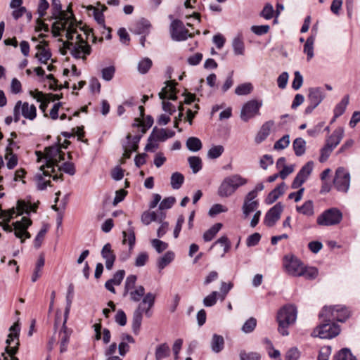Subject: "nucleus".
<instances>
[{
	"label": "nucleus",
	"instance_id": "obj_1",
	"mask_svg": "<svg viewBox=\"0 0 360 360\" xmlns=\"http://www.w3.org/2000/svg\"><path fill=\"white\" fill-rule=\"evenodd\" d=\"M332 309L324 307L319 314L320 318H323L325 323L321 324L314 330L311 335L322 339H330L338 335V326L335 322H332Z\"/></svg>",
	"mask_w": 360,
	"mask_h": 360
},
{
	"label": "nucleus",
	"instance_id": "obj_2",
	"mask_svg": "<svg viewBox=\"0 0 360 360\" xmlns=\"http://www.w3.org/2000/svg\"><path fill=\"white\" fill-rule=\"evenodd\" d=\"M297 311L293 304H286L281 307L277 313L278 330L283 336L288 335V327L297 319Z\"/></svg>",
	"mask_w": 360,
	"mask_h": 360
},
{
	"label": "nucleus",
	"instance_id": "obj_3",
	"mask_svg": "<svg viewBox=\"0 0 360 360\" xmlns=\"http://www.w3.org/2000/svg\"><path fill=\"white\" fill-rule=\"evenodd\" d=\"M76 39L75 42L63 41V49L61 50V53L65 55L67 50H69L70 54L75 58L86 60V56L90 55L91 53V47L82 37L81 34H77Z\"/></svg>",
	"mask_w": 360,
	"mask_h": 360
},
{
	"label": "nucleus",
	"instance_id": "obj_4",
	"mask_svg": "<svg viewBox=\"0 0 360 360\" xmlns=\"http://www.w3.org/2000/svg\"><path fill=\"white\" fill-rule=\"evenodd\" d=\"M248 180L239 174H233L226 177L218 188L217 193L221 198H227L232 195L236 191L243 185Z\"/></svg>",
	"mask_w": 360,
	"mask_h": 360
},
{
	"label": "nucleus",
	"instance_id": "obj_5",
	"mask_svg": "<svg viewBox=\"0 0 360 360\" xmlns=\"http://www.w3.org/2000/svg\"><path fill=\"white\" fill-rule=\"evenodd\" d=\"M60 148L58 146H53L45 148L44 154L40 151H37L36 154L38 161L41 158L46 160V163L41 166V169H51L52 172H55V165H57V157L60 155Z\"/></svg>",
	"mask_w": 360,
	"mask_h": 360
},
{
	"label": "nucleus",
	"instance_id": "obj_6",
	"mask_svg": "<svg viewBox=\"0 0 360 360\" xmlns=\"http://www.w3.org/2000/svg\"><path fill=\"white\" fill-rule=\"evenodd\" d=\"M262 105V101L251 100L248 101L242 108L240 118L244 122H248L250 119L259 114V108Z\"/></svg>",
	"mask_w": 360,
	"mask_h": 360
},
{
	"label": "nucleus",
	"instance_id": "obj_7",
	"mask_svg": "<svg viewBox=\"0 0 360 360\" xmlns=\"http://www.w3.org/2000/svg\"><path fill=\"white\" fill-rule=\"evenodd\" d=\"M170 32L172 39L175 41H184L188 37H193L192 34L184 27V23L179 20H174L172 22Z\"/></svg>",
	"mask_w": 360,
	"mask_h": 360
},
{
	"label": "nucleus",
	"instance_id": "obj_8",
	"mask_svg": "<svg viewBox=\"0 0 360 360\" xmlns=\"http://www.w3.org/2000/svg\"><path fill=\"white\" fill-rule=\"evenodd\" d=\"M53 172H51V169H43L40 168V172L36 174L34 179L37 182V187L39 190L42 191L44 190L47 186H51V181H45L44 176H52L54 181H57L58 179L63 180V174H55L53 176L51 175Z\"/></svg>",
	"mask_w": 360,
	"mask_h": 360
},
{
	"label": "nucleus",
	"instance_id": "obj_9",
	"mask_svg": "<svg viewBox=\"0 0 360 360\" xmlns=\"http://www.w3.org/2000/svg\"><path fill=\"white\" fill-rule=\"evenodd\" d=\"M32 224V221L27 218L22 217L20 221H17L13 224L14 226L15 236L21 239V243H24L23 237L30 238L31 235L27 231L28 227Z\"/></svg>",
	"mask_w": 360,
	"mask_h": 360
},
{
	"label": "nucleus",
	"instance_id": "obj_10",
	"mask_svg": "<svg viewBox=\"0 0 360 360\" xmlns=\"http://www.w3.org/2000/svg\"><path fill=\"white\" fill-rule=\"evenodd\" d=\"M284 264L288 274L293 276H301L303 274L304 264L297 257H291L290 259L286 256Z\"/></svg>",
	"mask_w": 360,
	"mask_h": 360
},
{
	"label": "nucleus",
	"instance_id": "obj_11",
	"mask_svg": "<svg viewBox=\"0 0 360 360\" xmlns=\"http://www.w3.org/2000/svg\"><path fill=\"white\" fill-rule=\"evenodd\" d=\"M320 226H333L338 224V208L333 207L324 211L316 219Z\"/></svg>",
	"mask_w": 360,
	"mask_h": 360
},
{
	"label": "nucleus",
	"instance_id": "obj_12",
	"mask_svg": "<svg viewBox=\"0 0 360 360\" xmlns=\"http://www.w3.org/2000/svg\"><path fill=\"white\" fill-rule=\"evenodd\" d=\"M283 210V205L281 202L276 203L266 214L264 223L269 227L273 226L280 219Z\"/></svg>",
	"mask_w": 360,
	"mask_h": 360
},
{
	"label": "nucleus",
	"instance_id": "obj_13",
	"mask_svg": "<svg viewBox=\"0 0 360 360\" xmlns=\"http://www.w3.org/2000/svg\"><path fill=\"white\" fill-rule=\"evenodd\" d=\"M155 295L151 292H148L144 295L136 310L142 314L144 313L147 317H150L152 316L150 309L155 304Z\"/></svg>",
	"mask_w": 360,
	"mask_h": 360
},
{
	"label": "nucleus",
	"instance_id": "obj_14",
	"mask_svg": "<svg viewBox=\"0 0 360 360\" xmlns=\"http://www.w3.org/2000/svg\"><path fill=\"white\" fill-rule=\"evenodd\" d=\"M51 13H52V15H51L50 20L58 19L60 20H65L66 19H71V18L75 20V15L73 13H71L70 15H68V13H66L65 11L62 10L60 0H52Z\"/></svg>",
	"mask_w": 360,
	"mask_h": 360
},
{
	"label": "nucleus",
	"instance_id": "obj_15",
	"mask_svg": "<svg viewBox=\"0 0 360 360\" xmlns=\"http://www.w3.org/2000/svg\"><path fill=\"white\" fill-rule=\"evenodd\" d=\"M338 145V136H331L326 142V146L321 150V155L319 157L320 162H324L327 160L330 155L333 149Z\"/></svg>",
	"mask_w": 360,
	"mask_h": 360
},
{
	"label": "nucleus",
	"instance_id": "obj_16",
	"mask_svg": "<svg viewBox=\"0 0 360 360\" xmlns=\"http://www.w3.org/2000/svg\"><path fill=\"white\" fill-rule=\"evenodd\" d=\"M8 146L6 148L5 158L7 160L6 166L9 169L14 168L18 163V158L16 155L13 153V146H16V143L12 139H8Z\"/></svg>",
	"mask_w": 360,
	"mask_h": 360
},
{
	"label": "nucleus",
	"instance_id": "obj_17",
	"mask_svg": "<svg viewBox=\"0 0 360 360\" xmlns=\"http://www.w3.org/2000/svg\"><path fill=\"white\" fill-rule=\"evenodd\" d=\"M101 256L105 260V267L110 270L114 264L116 256L111 248L110 243H106L102 248Z\"/></svg>",
	"mask_w": 360,
	"mask_h": 360
},
{
	"label": "nucleus",
	"instance_id": "obj_18",
	"mask_svg": "<svg viewBox=\"0 0 360 360\" xmlns=\"http://www.w3.org/2000/svg\"><path fill=\"white\" fill-rule=\"evenodd\" d=\"M48 46L47 41H43V44H38L36 46V49L38 50V52L35 54V58H37L41 63L46 64L47 61L51 57V53L49 49H46V46Z\"/></svg>",
	"mask_w": 360,
	"mask_h": 360
},
{
	"label": "nucleus",
	"instance_id": "obj_19",
	"mask_svg": "<svg viewBox=\"0 0 360 360\" xmlns=\"http://www.w3.org/2000/svg\"><path fill=\"white\" fill-rule=\"evenodd\" d=\"M274 124V122L272 120L267 121L262 124L255 138V141L256 143H262L268 137Z\"/></svg>",
	"mask_w": 360,
	"mask_h": 360
},
{
	"label": "nucleus",
	"instance_id": "obj_20",
	"mask_svg": "<svg viewBox=\"0 0 360 360\" xmlns=\"http://www.w3.org/2000/svg\"><path fill=\"white\" fill-rule=\"evenodd\" d=\"M324 97L325 94L322 88L315 87L309 89L308 100L309 103L319 105Z\"/></svg>",
	"mask_w": 360,
	"mask_h": 360
},
{
	"label": "nucleus",
	"instance_id": "obj_21",
	"mask_svg": "<svg viewBox=\"0 0 360 360\" xmlns=\"http://www.w3.org/2000/svg\"><path fill=\"white\" fill-rule=\"evenodd\" d=\"M165 218V214L161 212L159 215L155 212H144L141 217V222L145 225L150 224L152 221L162 222Z\"/></svg>",
	"mask_w": 360,
	"mask_h": 360
},
{
	"label": "nucleus",
	"instance_id": "obj_22",
	"mask_svg": "<svg viewBox=\"0 0 360 360\" xmlns=\"http://www.w3.org/2000/svg\"><path fill=\"white\" fill-rule=\"evenodd\" d=\"M286 185L284 182H282L277 186L274 190H272L267 195L265 199V202L267 205L274 203L281 195L285 192Z\"/></svg>",
	"mask_w": 360,
	"mask_h": 360
},
{
	"label": "nucleus",
	"instance_id": "obj_23",
	"mask_svg": "<svg viewBox=\"0 0 360 360\" xmlns=\"http://www.w3.org/2000/svg\"><path fill=\"white\" fill-rule=\"evenodd\" d=\"M350 175L343 168L339 167V191L347 192L349 188Z\"/></svg>",
	"mask_w": 360,
	"mask_h": 360
},
{
	"label": "nucleus",
	"instance_id": "obj_24",
	"mask_svg": "<svg viewBox=\"0 0 360 360\" xmlns=\"http://www.w3.org/2000/svg\"><path fill=\"white\" fill-rule=\"evenodd\" d=\"M21 115L27 120H34L37 116V108L34 105H30L27 102H21Z\"/></svg>",
	"mask_w": 360,
	"mask_h": 360
},
{
	"label": "nucleus",
	"instance_id": "obj_25",
	"mask_svg": "<svg viewBox=\"0 0 360 360\" xmlns=\"http://www.w3.org/2000/svg\"><path fill=\"white\" fill-rule=\"evenodd\" d=\"M156 128H154L148 141L152 139L155 140L165 141L169 138H172L175 135V132L172 130L161 129L155 131Z\"/></svg>",
	"mask_w": 360,
	"mask_h": 360
},
{
	"label": "nucleus",
	"instance_id": "obj_26",
	"mask_svg": "<svg viewBox=\"0 0 360 360\" xmlns=\"http://www.w3.org/2000/svg\"><path fill=\"white\" fill-rule=\"evenodd\" d=\"M166 86L162 89V91L159 93V97L162 100L166 98L169 100H176V96L175 95V88L173 83L170 81L166 82Z\"/></svg>",
	"mask_w": 360,
	"mask_h": 360
},
{
	"label": "nucleus",
	"instance_id": "obj_27",
	"mask_svg": "<svg viewBox=\"0 0 360 360\" xmlns=\"http://www.w3.org/2000/svg\"><path fill=\"white\" fill-rule=\"evenodd\" d=\"M71 332L68 330L66 326H63L60 331V352L63 353L67 351L68 345L69 343L70 336Z\"/></svg>",
	"mask_w": 360,
	"mask_h": 360
},
{
	"label": "nucleus",
	"instance_id": "obj_28",
	"mask_svg": "<svg viewBox=\"0 0 360 360\" xmlns=\"http://www.w3.org/2000/svg\"><path fill=\"white\" fill-rule=\"evenodd\" d=\"M55 20L56 21L53 23L51 27V32L54 37H58L60 36V31L66 29L68 21H70V19H66L65 20Z\"/></svg>",
	"mask_w": 360,
	"mask_h": 360
},
{
	"label": "nucleus",
	"instance_id": "obj_29",
	"mask_svg": "<svg viewBox=\"0 0 360 360\" xmlns=\"http://www.w3.org/2000/svg\"><path fill=\"white\" fill-rule=\"evenodd\" d=\"M150 27V24L148 20L141 19L134 25V31L137 34H148Z\"/></svg>",
	"mask_w": 360,
	"mask_h": 360
},
{
	"label": "nucleus",
	"instance_id": "obj_30",
	"mask_svg": "<svg viewBox=\"0 0 360 360\" xmlns=\"http://www.w3.org/2000/svg\"><path fill=\"white\" fill-rule=\"evenodd\" d=\"M210 345L214 352H220L224 347V338L221 335L214 334L211 340Z\"/></svg>",
	"mask_w": 360,
	"mask_h": 360
},
{
	"label": "nucleus",
	"instance_id": "obj_31",
	"mask_svg": "<svg viewBox=\"0 0 360 360\" xmlns=\"http://www.w3.org/2000/svg\"><path fill=\"white\" fill-rule=\"evenodd\" d=\"M292 148L297 156H302L306 151V141L302 138H297L293 141Z\"/></svg>",
	"mask_w": 360,
	"mask_h": 360
},
{
	"label": "nucleus",
	"instance_id": "obj_32",
	"mask_svg": "<svg viewBox=\"0 0 360 360\" xmlns=\"http://www.w3.org/2000/svg\"><path fill=\"white\" fill-rule=\"evenodd\" d=\"M123 240L122 243L125 244L128 243L129 249H132L135 243V233L134 227H129L127 231L122 232Z\"/></svg>",
	"mask_w": 360,
	"mask_h": 360
},
{
	"label": "nucleus",
	"instance_id": "obj_33",
	"mask_svg": "<svg viewBox=\"0 0 360 360\" xmlns=\"http://www.w3.org/2000/svg\"><path fill=\"white\" fill-rule=\"evenodd\" d=\"M170 354V349L167 343L159 345L155 350V359L162 360L169 356Z\"/></svg>",
	"mask_w": 360,
	"mask_h": 360
},
{
	"label": "nucleus",
	"instance_id": "obj_34",
	"mask_svg": "<svg viewBox=\"0 0 360 360\" xmlns=\"http://www.w3.org/2000/svg\"><path fill=\"white\" fill-rule=\"evenodd\" d=\"M222 227V224L217 223L214 224L210 229L206 231L203 234V239L205 241L208 242L212 240L216 234L220 231Z\"/></svg>",
	"mask_w": 360,
	"mask_h": 360
},
{
	"label": "nucleus",
	"instance_id": "obj_35",
	"mask_svg": "<svg viewBox=\"0 0 360 360\" xmlns=\"http://www.w3.org/2000/svg\"><path fill=\"white\" fill-rule=\"evenodd\" d=\"M174 258V254L172 251L167 252L162 257L158 259V266L162 270L167 266L170 262L173 261Z\"/></svg>",
	"mask_w": 360,
	"mask_h": 360
},
{
	"label": "nucleus",
	"instance_id": "obj_36",
	"mask_svg": "<svg viewBox=\"0 0 360 360\" xmlns=\"http://www.w3.org/2000/svg\"><path fill=\"white\" fill-rule=\"evenodd\" d=\"M77 24L76 22V19L73 20L71 18L70 21H68V24L65 30H66V38L68 39L67 41H72L74 39V34L77 33Z\"/></svg>",
	"mask_w": 360,
	"mask_h": 360
},
{
	"label": "nucleus",
	"instance_id": "obj_37",
	"mask_svg": "<svg viewBox=\"0 0 360 360\" xmlns=\"http://www.w3.org/2000/svg\"><path fill=\"white\" fill-rule=\"evenodd\" d=\"M296 210L304 215L312 216L314 214L313 201L307 200L302 206L297 207Z\"/></svg>",
	"mask_w": 360,
	"mask_h": 360
},
{
	"label": "nucleus",
	"instance_id": "obj_38",
	"mask_svg": "<svg viewBox=\"0 0 360 360\" xmlns=\"http://www.w3.org/2000/svg\"><path fill=\"white\" fill-rule=\"evenodd\" d=\"M130 300L133 302H139L141 297L145 295V288L142 285H139L136 288L129 290Z\"/></svg>",
	"mask_w": 360,
	"mask_h": 360
},
{
	"label": "nucleus",
	"instance_id": "obj_39",
	"mask_svg": "<svg viewBox=\"0 0 360 360\" xmlns=\"http://www.w3.org/2000/svg\"><path fill=\"white\" fill-rule=\"evenodd\" d=\"M184 182V176L180 172H174L171 176V186L173 189H179Z\"/></svg>",
	"mask_w": 360,
	"mask_h": 360
},
{
	"label": "nucleus",
	"instance_id": "obj_40",
	"mask_svg": "<svg viewBox=\"0 0 360 360\" xmlns=\"http://www.w3.org/2000/svg\"><path fill=\"white\" fill-rule=\"evenodd\" d=\"M258 206L259 202H244L242 207L243 218L247 219L250 213L255 212L258 208Z\"/></svg>",
	"mask_w": 360,
	"mask_h": 360
},
{
	"label": "nucleus",
	"instance_id": "obj_41",
	"mask_svg": "<svg viewBox=\"0 0 360 360\" xmlns=\"http://www.w3.org/2000/svg\"><path fill=\"white\" fill-rule=\"evenodd\" d=\"M233 52L236 56H242L245 53V45L243 39L240 37H236L232 41Z\"/></svg>",
	"mask_w": 360,
	"mask_h": 360
},
{
	"label": "nucleus",
	"instance_id": "obj_42",
	"mask_svg": "<svg viewBox=\"0 0 360 360\" xmlns=\"http://www.w3.org/2000/svg\"><path fill=\"white\" fill-rule=\"evenodd\" d=\"M37 206L36 205H32L30 203H27L22 200H18L17 203V209L19 214L23 213H29L30 211L35 212Z\"/></svg>",
	"mask_w": 360,
	"mask_h": 360
},
{
	"label": "nucleus",
	"instance_id": "obj_43",
	"mask_svg": "<svg viewBox=\"0 0 360 360\" xmlns=\"http://www.w3.org/2000/svg\"><path fill=\"white\" fill-rule=\"evenodd\" d=\"M315 37L310 36L307 39L304 46V52L307 55V60H309L314 57V43Z\"/></svg>",
	"mask_w": 360,
	"mask_h": 360
},
{
	"label": "nucleus",
	"instance_id": "obj_44",
	"mask_svg": "<svg viewBox=\"0 0 360 360\" xmlns=\"http://www.w3.org/2000/svg\"><path fill=\"white\" fill-rule=\"evenodd\" d=\"M186 146L188 150L195 152L198 151L202 148L201 141L196 137H190L186 141Z\"/></svg>",
	"mask_w": 360,
	"mask_h": 360
},
{
	"label": "nucleus",
	"instance_id": "obj_45",
	"mask_svg": "<svg viewBox=\"0 0 360 360\" xmlns=\"http://www.w3.org/2000/svg\"><path fill=\"white\" fill-rule=\"evenodd\" d=\"M7 212V215L6 217L1 218L4 220V222L0 223V225L3 227V229L7 232H12L14 230V227L13 228L11 226L8 224L10 220L13 218V215L15 214L14 209L9 210Z\"/></svg>",
	"mask_w": 360,
	"mask_h": 360
},
{
	"label": "nucleus",
	"instance_id": "obj_46",
	"mask_svg": "<svg viewBox=\"0 0 360 360\" xmlns=\"http://www.w3.org/2000/svg\"><path fill=\"white\" fill-rule=\"evenodd\" d=\"M11 333L8 335V338L6 341L7 345H11V342H13L14 339L18 340L19 333H20V326L18 323H14L10 328Z\"/></svg>",
	"mask_w": 360,
	"mask_h": 360
},
{
	"label": "nucleus",
	"instance_id": "obj_47",
	"mask_svg": "<svg viewBox=\"0 0 360 360\" xmlns=\"http://www.w3.org/2000/svg\"><path fill=\"white\" fill-rule=\"evenodd\" d=\"M142 319L143 314L139 312V311L135 310L133 314L132 320V329L135 333H137L140 328L142 322Z\"/></svg>",
	"mask_w": 360,
	"mask_h": 360
},
{
	"label": "nucleus",
	"instance_id": "obj_48",
	"mask_svg": "<svg viewBox=\"0 0 360 360\" xmlns=\"http://www.w3.org/2000/svg\"><path fill=\"white\" fill-rule=\"evenodd\" d=\"M188 161L193 173H197L202 169V160L199 157L191 156Z\"/></svg>",
	"mask_w": 360,
	"mask_h": 360
},
{
	"label": "nucleus",
	"instance_id": "obj_49",
	"mask_svg": "<svg viewBox=\"0 0 360 360\" xmlns=\"http://www.w3.org/2000/svg\"><path fill=\"white\" fill-rule=\"evenodd\" d=\"M152 60L148 58H144L138 64V71L141 74H146L152 66Z\"/></svg>",
	"mask_w": 360,
	"mask_h": 360
},
{
	"label": "nucleus",
	"instance_id": "obj_50",
	"mask_svg": "<svg viewBox=\"0 0 360 360\" xmlns=\"http://www.w3.org/2000/svg\"><path fill=\"white\" fill-rule=\"evenodd\" d=\"M257 326V320L254 317L248 319L241 328V330L245 333H252Z\"/></svg>",
	"mask_w": 360,
	"mask_h": 360
},
{
	"label": "nucleus",
	"instance_id": "obj_51",
	"mask_svg": "<svg viewBox=\"0 0 360 360\" xmlns=\"http://www.w3.org/2000/svg\"><path fill=\"white\" fill-rule=\"evenodd\" d=\"M136 279L137 278L135 275H129L127 276L124 284V296H126L127 293L129 292V290L136 288L135 284Z\"/></svg>",
	"mask_w": 360,
	"mask_h": 360
},
{
	"label": "nucleus",
	"instance_id": "obj_52",
	"mask_svg": "<svg viewBox=\"0 0 360 360\" xmlns=\"http://www.w3.org/2000/svg\"><path fill=\"white\" fill-rule=\"evenodd\" d=\"M252 89H253L252 85L250 83H244V84L238 85L236 88L235 93L237 95H240V96L248 95L252 91Z\"/></svg>",
	"mask_w": 360,
	"mask_h": 360
},
{
	"label": "nucleus",
	"instance_id": "obj_53",
	"mask_svg": "<svg viewBox=\"0 0 360 360\" xmlns=\"http://www.w3.org/2000/svg\"><path fill=\"white\" fill-rule=\"evenodd\" d=\"M141 136L136 135L131 138V134H128L127 136V139L128 140V146L127 147L134 150V151H136L139 148V143L141 140Z\"/></svg>",
	"mask_w": 360,
	"mask_h": 360
},
{
	"label": "nucleus",
	"instance_id": "obj_54",
	"mask_svg": "<svg viewBox=\"0 0 360 360\" xmlns=\"http://www.w3.org/2000/svg\"><path fill=\"white\" fill-rule=\"evenodd\" d=\"M290 144V136L288 134L284 135L282 138L278 139L274 146L276 150H283L286 148Z\"/></svg>",
	"mask_w": 360,
	"mask_h": 360
},
{
	"label": "nucleus",
	"instance_id": "obj_55",
	"mask_svg": "<svg viewBox=\"0 0 360 360\" xmlns=\"http://www.w3.org/2000/svg\"><path fill=\"white\" fill-rule=\"evenodd\" d=\"M318 276V269L312 266H304L303 267V274L301 276H304L307 279H314Z\"/></svg>",
	"mask_w": 360,
	"mask_h": 360
},
{
	"label": "nucleus",
	"instance_id": "obj_56",
	"mask_svg": "<svg viewBox=\"0 0 360 360\" xmlns=\"http://www.w3.org/2000/svg\"><path fill=\"white\" fill-rule=\"evenodd\" d=\"M224 149L222 146H214L208 150L207 156L210 159H216L221 156L224 152Z\"/></svg>",
	"mask_w": 360,
	"mask_h": 360
},
{
	"label": "nucleus",
	"instance_id": "obj_57",
	"mask_svg": "<svg viewBox=\"0 0 360 360\" xmlns=\"http://www.w3.org/2000/svg\"><path fill=\"white\" fill-rule=\"evenodd\" d=\"M151 245L155 249L158 253L162 252L168 248V244L159 239H153L150 241Z\"/></svg>",
	"mask_w": 360,
	"mask_h": 360
},
{
	"label": "nucleus",
	"instance_id": "obj_58",
	"mask_svg": "<svg viewBox=\"0 0 360 360\" xmlns=\"http://www.w3.org/2000/svg\"><path fill=\"white\" fill-rule=\"evenodd\" d=\"M339 360H357L351 350L348 348H342L339 350Z\"/></svg>",
	"mask_w": 360,
	"mask_h": 360
},
{
	"label": "nucleus",
	"instance_id": "obj_59",
	"mask_svg": "<svg viewBox=\"0 0 360 360\" xmlns=\"http://www.w3.org/2000/svg\"><path fill=\"white\" fill-rule=\"evenodd\" d=\"M300 356V352L299 349L295 347H291L290 348L285 355V360H298Z\"/></svg>",
	"mask_w": 360,
	"mask_h": 360
},
{
	"label": "nucleus",
	"instance_id": "obj_60",
	"mask_svg": "<svg viewBox=\"0 0 360 360\" xmlns=\"http://www.w3.org/2000/svg\"><path fill=\"white\" fill-rule=\"evenodd\" d=\"M46 232H47V228H46V226H44L43 228L41 229V230L39 231V233L36 236V237L34 240V245L36 248H39L41 246Z\"/></svg>",
	"mask_w": 360,
	"mask_h": 360
},
{
	"label": "nucleus",
	"instance_id": "obj_61",
	"mask_svg": "<svg viewBox=\"0 0 360 360\" xmlns=\"http://www.w3.org/2000/svg\"><path fill=\"white\" fill-rule=\"evenodd\" d=\"M115 68L114 66H109L102 70V78L105 81H110L115 75Z\"/></svg>",
	"mask_w": 360,
	"mask_h": 360
},
{
	"label": "nucleus",
	"instance_id": "obj_62",
	"mask_svg": "<svg viewBox=\"0 0 360 360\" xmlns=\"http://www.w3.org/2000/svg\"><path fill=\"white\" fill-rule=\"evenodd\" d=\"M352 315L350 309L345 306L339 307V322H345Z\"/></svg>",
	"mask_w": 360,
	"mask_h": 360
},
{
	"label": "nucleus",
	"instance_id": "obj_63",
	"mask_svg": "<svg viewBox=\"0 0 360 360\" xmlns=\"http://www.w3.org/2000/svg\"><path fill=\"white\" fill-rule=\"evenodd\" d=\"M251 31L257 35L261 36L266 34L270 29L267 25H253L251 27Z\"/></svg>",
	"mask_w": 360,
	"mask_h": 360
},
{
	"label": "nucleus",
	"instance_id": "obj_64",
	"mask_svg": "<svg viewBox=\"0 0 360 360\" xmlns=\"http://www.w3.org/2000/svg\"><path fill=\"white\" fill-rule=\"evenodd\" d=\"M260 355L257 352H241L240 353V360H260Z\"/></svg>",
	"mask_w": 360,
	"mask_h": 360
}]
</instances>
